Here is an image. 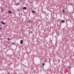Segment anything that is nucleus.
Wrapping results in <instances>:
<instances>
[{
    "instance_id": "nucleus-14",
    "label": "nucleus",
    "mask_w": 74,
    "mask_h": 74,
    "mask_svg": "<svg viewBox=\"0 0 74 74\" xmlns=\"http://www.w3.org/2000/svg\"><path fill=\"white\" fill-rule=\"evenodd\" d=\"M8 74H9V73H8Z\"/></svg>"
},
{
    "instance_id": "nucleus-13",
    "label": "nucleus",
    "mask_w": 74,
    "mask_h": 74,
    "mask_svg": "<svg viewBox=\"0 0 74 74\" xmlns=\"http://www.w3.org/2000/svg\"><path fill=\"white\" fill-rule=\"evenodd\" d=\"M37 0V1H38V0Z\"/></svg>"
},
{
    "instance_id": "nucleus-8",
    "label": "nucleus",
    "mask_w": 74,
    "mask_h": 74,
    "mask_svg": "<svg viewBox=\"0 0 74 74\" xmlns=\"http://www.w3.org/2000/svg\"><path fill=\"white\" fill-rule=\"evenodd\" d=\"M10 38H8V40H10Z\"/></svg>"
},
{
    "instance_id": "nucleus-7",
    "label": "nucleus",
    "mask_w": 74,
    "mask_h": 74,
    "mask_svg": "<svg viewBox=\"0 0 74 74\" xmlns=\"http://www.w3.org/2000/svg\"><path fill=\"white\" fill-rule=\"evenodd\" d=\"M32 12H33V13H34L35 12V11H32Z\"/></svg>"
},
{
    "instance_id": "nucleus-12",
    "label": "nucleus",
    "mask_w": 74,
    "mask_h": 74,
    "mask_svg": "<svg viewBox=\"0 0 74 74\" xmlns=\"http://www.w3.org/2000/svg\"><path fill=\"white\" fill-rule=\"evenodd\" d=\"M28 22H29L30 23V21H28Z\"/></svg>"
},
{
    "instance_id": "nucleus-3",
    "label": "nucleus",
    "mask_w": 74,
    "mask_h": 74,
    "mask_svg": "<svg viewBox=\"0 0 74 74\" xmlns=\"http://www.w3.org/2000/svg\"><path fill=\"white\" fill-rule=\"evenodd\" d=\"M61 22L62 23H64V22H65V21L64 20H62L61 21Z\"/></svg>"
},
{
    "instance_id": "nucleus-10",
    "label": "nucleus",
    "mask_w": 74,
    "mask_h": 74,
    "mask_svg": "<svg viewBox=\"0 0 74 74\" xmlns=\"http://www.w3.org/2000/svg\"><path fill=\"white\" fill-rule=\"evenodd\" d=\"M2 12H3V8L2 9Z\"/></svg>"
},
{
    "instance_id": "nucleus-6",
    "label": "nucleus",
    "mask_w": 74,
    "mask_h": 74,
    "mask_svg": "<svg viewBox=\"0 0 74 74\" xmlns=\"http://www.w3.org/2000/svg\"><path fill=\"white\" fill-rule=\"evenodd\" d=\"M63 12H65V11L64 10V9L63 10Z\"/></svg>"
},
{
    "instance_id": "nucleus-4",
    "label": "nucleus",
    "mask_w": 74,
    "mask_h": 74,
    "mask_svg": "<svg viewBox=\"0 0 74 74\" xmlns=\"http://www.w3.org/2000/svg\"><path fill=\"white\" fill-rule=\"evenodd\" d=\"M23 10H25V9H26V7H24L23 8Z\"/></svg>"
},
{
    "instance_id": "nucleus-2",
    "label": "nucleus",
    "mask_w": 74,
    "mask_h": 74,
    "mask_svg": "<svg viewBox=\"0 0 74 74\" xmlns=\"http://www.w3.org/2000/svg\"><path fill=\"white\" fill-rule=\"evenodd\" d=\"M1 23H2V24H3V25H5V23L3 22V21H1Z\"/></svg>"
},
{
    "instance_id": "nucleus-1",
    "label": "nucleus",
    "mask_w": 74,
    "mask_h": 74,
    "mask_svg": "<svg viewBox=\"0 0 74 74\" xmlns=\"http://www.w3.org/2000/svg\"><path fill=\"white\" fill-rule=\"evenodd\" d=\"M23 40H21L20 41V44H23Z\"/></svg>"
},
{
    "instance_id": "nucleus-11",
    "label": "nucleus",
    "mask_w": 74,
    "mask_h": 74,
    "mask_svg": "<svg viewBox=\"0 0 74 74\" xmlns=\"http://www.w3.org/2000/svg\"><path fill=\"white\" fill-rule=\"evenodd\" d=\"M2 29V27H1L0 28V30H1V29Z\"/></svg>"
},
{
    "instance_id": "nucleus-5",
    "label": "nucleus",
    "mask_w": 74,
    "mask_h": 74,
    "mask_svg": "<svg viewBox=\"0 0 74 74\" xmlns=\"http://www.w3.org/2000/svg\"><path fill=\"white\" fill-rule=\"evenodd\" d=\"M8 12H9V13H10V14H12V12H11L10 11H8Z\"/></svg>"
},
{
    "instance_id": "nucleus-9",
    "label": "nucleus",
    "mask_w": 74,
    "mask_h": 74,
    "mask_svg": "<svg viewBox=\"0 0 74 74\" xmlns=\"http://www.w3.org/2000/svg\"><path fill=\"white\" fill-rule=\"evenodd\" d=\"M44 64H45V63H42L43 66H44Z\"/></svg>"
}]
</instances>
